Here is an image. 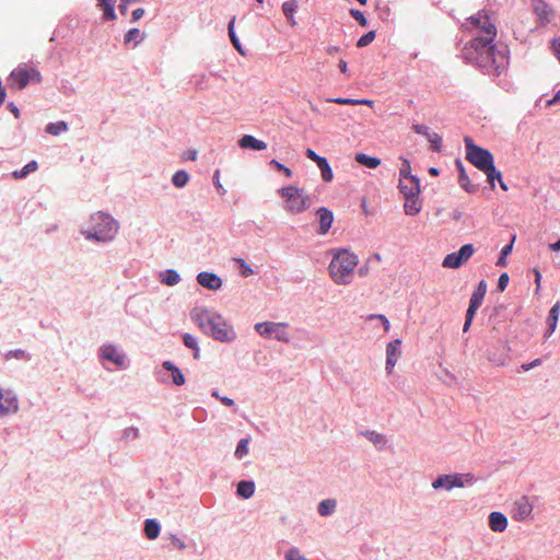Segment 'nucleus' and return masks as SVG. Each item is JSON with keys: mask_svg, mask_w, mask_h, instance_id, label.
<instances>
[{"mask_svg": "<svg viewBox=\"0 0 560 560\" xmlns=\"http://www.w3.org/2000/svg\"><path fill=\"white\" fill-rule=\"evenodd\" d=\"M467 27L476 36L463 48V57L488 74L499 75L508 66V56L493 44L497 26L491 14L479 11L467 19Z\"/></svg>", "mask_w": 560, "mask_h": 560, "instance_id": "obj_1", "label": "nucleus"}, {"mask_svg": "<svg viewBox=\"0 0 560 560\" xmlns=\"http://www.w3.org/2000/svg\"><path fill=\"white\" fill-rule=\"evenodd\" d=\"M191 319L208 336L221 342H231L236 335L233 327L229 325L222 315L214 311L196 307L190 313Z\"/></svg>", "mask_w": 560, "mask_h": 560, "instance_id": "obj_2", "label": "nucleus"}, {"mask_svg": "<svg viewBox=\"0 0 560 560\" xmlns=\"http://www.w3.org/2000/svg\"><path fill=\"white\" fill-rule=\"evenodd\" d=\"M359 258L346 248L332 249L328 272L331 280L338 285L350 284L354 277Z\"/></svg>", "mask_w": 560, "mask_h": 560, "instance_id": "obj_3", "label": "nucleus"}, {"mask_svg": "<svg viewBox=\"0 0 560 560\" xmlns=\"http://www.w3.org/2000/svg\"><path fill=\"white\" fill-rule=\"evenodd\" d=\"M118 232V223L107 213L96 212L91 215L90 226L83 234L88 240L110 242Z\"/></svg>", "mask_w": 560, "mask_h": 560, "instance_id": "obj_4", "label": "nucleus"}, {"mask_svg": "<svg viewBox=\"0 0 560 560\" xmlns=\"http://www.w3.org/2000/svg\"><path fill=\"white\" fill-rule=\"evenodd\" d=\"M279 194L285 200V210L291 213H301L311 207V198L295 186L283 187Z\"/></svg>", "mask_w": 560, "mask_h": 560, "instance_id": "obj_5", "label": "nucleus"}, {"mask_svg": "<svg viewBox=\"0 0 560 560\" xmlns=\"http://www.w3.org/2000/svg\"><path fill=\"white\" fill-rule=\"evenodd\" d=\"M31 82H42V74L36 68L26 63L18 66L8 79L9 86L15 90H23Z\"/></svg>", "mask_w": 560, "mask_h": 560, "instance_id": "obj_6", "label": "nucleus"}, {"mask_svg": "<svg viewBox=\"0 0 560 560\" xmlns=\"http://www.w3.org/2000/svg\"><path fill=\"white\" fill-rule=\"evenodd\" d=\"M466 147V159L478 170H491L493 172V156L490 151L476 145L469 137L464 139Z\"/></svg>", "mask_w": 560, "mask_h": 560, "instance_id": "obj_7", "label": "nucleus"}, {"mask_svg": "<svg viewBox=\"0 0 560 560\" xmlns=\"http://www.w3.org/2000/svg\"><path fill=\"white\" fill-rule=\"evenodd\" d=\"M472 479L474 476L471 474L442 475L433 481L432 487L434 489L444 488L450 491L453 488H463L471 483Z\"/></svg>", "mask_w": 560, "mask_h": 560, "instance_id": "obj_8", "label": "nucleus"}, {"mask_svg": "<svg viewBox=\"0 0 560 560\" xmlns=\"http://www.w3.org/2000/svg\"><path fill=\"white\" fill-rule=\"evenodd\" d=\"M285 327V323L265 322L256 324L255 330L266 338L273 336L279 341L289 342L290 339Z\"/></svg>", "mask_w": 560, "mask_h": 560, "instance_id": "obj_9", "label": "nucleus"}, {"mask_svg": "<svg viewBox=\"0 0 560 560\" xmlns=\"http://www.w3.org/2000/svg\"><path fill=\"white\" fill-rule=\"evenodd\" d=\"M486 291H487V284L482 280V281L479 282L477 289L471 294V298H470V301H469V306H468L467 312H466V318H465L464 327H463V330L465 332L469 330L470 325H471L472 319H474V316H475L477 310L480 307V305H481V303L483 301V298L486 295Z\"/></svg>", "mask_w": 560, "mask_h": 560, "instance_id": "obj_10", "label": "nucleus"}, {"mask_svg": "<svg viewBox=\"0 0 560 560\" xmlns=\"http://www.w3.org/2000/svg\"><path fill=\"white\" fill-rule=\"evenodd\" d=\"M475 253V248L472 244H465L463 245L458 252L451 253L446 255L443 259V267L445 268H452L457 269L463 264L468 261V259L472 256Z\"/></svg>", "mask_w": 560, "mask_h": 560, "instance_id": "obj_11", "label": "nucleus"}, {"mask_svg": "<svg viewBox=\"0 0 560 560\" xmlns=\"http://www.w3.org/2000/svg\"><path fill=\"white\" fill-rule=\"evenodd\" d=\"M18 409L16 396L11 390L0 388V417L14 413Z\"/></svg>", "mask_w": 560, "mask_h": 560, "instance_id": "obj_12", "label": "nucleus"}, {"mask_svg": "<svg viewBox=\"0 0 560 560\" xmlns=\"http://www.w3.org/2000/svg\"><path fill=\"white\" fill-rule=\"evenodd\" d=\"M401 355V340L395 339L390 341L386 347V371L392 373L398 359Z\"/></svg>", "mask_w": 560, "mask_h": 560, "instance_id": "obj_13", "label": "nucleus"}, {"mask_svg": "<svg viewBox=\"0 0 560 560\" xmlns=\"http://www.w3.org/2000/svg\"><path fill=\"white\" fill-rule=\"evenodd\" d=\"M532 512L533 504L529 502L528 498L523 497L514 504L513 518L515 521H525L529 517Z\"/></svg>", "mask_w": 560, "mask_h": 560, "instance_id": "obj_14", "label": "nucleus"}, {"mask_svg": "<svg viewBox=\"0 0 560 560\" xmlns=\"http://www.w3.org/2000/svg\"><path fill=\"white\" fill-rule=\"evenodd\" d=\"M399 190L404 197H412L420 195V182L417 177H407V179H399Z\"/></svg>", "mask_w": 560, "mask_h": 560, "instance_id": "obj_15", "label": "nucleus"}, {"mask_svg": "<svg viewBox=\"0 0 560 560\" xmlns=\"http://www.w3.org/2000/svg\"><path fill=\"white\" fill-rule=\"evenodd\" d=\"M102 358L112 361L117 366H124L126 357L117 350L113 345H106L102 347Z\"/></svg>", "mask_w": 560, "mask_h": 560, "instance_id": "obj_16", "label": "nucleus"}, {"mask_svg": "<svg viewBox=\"0 0 560 560\" xmlns=\"http://www.w3.org/2000/svg\"><path fill=\"white\" fill-rule=\"evenodd\" d=\"M198 283L209 290H218L222 285V280L219 276L212 272H200L197 276Z\"/></svg>", "mask_w": 560, "mask_h": 560, "instance_id": "obj_17", "label": "nucleus"}, {"mask_svg": "<svg viewBox=\"0 0 560 560\" xmlns=\"http://www.w3.org/2000/svg\"><path fill=\"white\" fill-rule=\"evenodd\" d=\"M316 214L319 221V234H326L334 222V214L325 207L319 208Z\"/></svg>", "mask_w": 560, "mask_h": 560, "instance_id": "obj_18", "label": "nucleus"}, {"mask_svg": "<svg viewBox=\"0 0 560 560\" xmlns=\"http://www.w3.org/2000/svg\"><path fill=\"white\" fill-rule=\"evenodd\" d=\"M489 527L495 533H502L508 527V518L501 512H491L489 515Z\"/></svg>", "mask_w": 560, "mask_h": 560, "instance_id": "obj_19", "label": "nucleus"}, {"mask_svg": "<svg viewBox=\"0 0 560 560\" xmlns=\"http://www.w3.org/2000/svg\"><path fill=\"white\" fill-rule=\"evenodd\" d=\"M532 5L535 14L539 18L542 24L550 21L551 9L544 0H532Z\"/></svg>", "mask_w": 560, "mask_h": 560, "instance_id": "obj_20", "label": "nucleus"}, {"mask_svg": "<svg viewBox=\"0 0 560 560\" xmlns=\"http://www.w3.org/2000/svg\"><path fill=\"white\" fill-rule=\"evenodd\" d=\"M238 145L242 149H252V150H256V151H261V150H265L267 148V143L266 142L256 139L252 135H244L238 140Z\"/></svg>", "mask_w": 560, "mask_h": 560, "instance_id": "obj_21", "label": "nucleus"}, {"mask_svg": "<svg viewBox=\"0 0 560 560\" xmlns=\"http://www.w3.org/2000/svg\"><path fill=\"white\" fill-rule=\"evenodd\" d=\"M422 201L419 198V195L405 197V213L407 215H416L421 211Z\"/></svg>", "mask_w": 560, "mask_h": 560, "instance_id": "obj_22", "label": "nucleus"}, {"mask_svg": "<svg viewBox=\"0 0 560 560\" xmlns=\"http://www.w3.org/2000/svg\"><path fill=\"white\" fill-rule=\"evenodd\" d=\"M296 9H298L296 0H290V1H285L282 3V12L291 26H295L298 24V22L294 18Z\"/></svg>", "mask_w": 560, "mask_h": 560, "instance_id": "obj_23", "label": "nucleus"}, {"mask_svg": "<svg viewBox=\"0 0 560 560\" xmlns=\"http://www.w3.org/2000/svg\"><path fill=\"white\" fill-rule=\"evenodd\" d=\"M97 7L103 11V18L106 21H113L116 19L115 14V1L114 0H97Z\"/></svg>", "mask_w": 560, "mask_h": 560, "instance_id": "obj_24", "label": "nucleus"}, {"mask_svg": "<svg viewBox=\"0 0 560 560\" xmlns=\"http://www.w3.org/2000/svg\"><path fill=\"white\" fill-rule=\"evenodd\" d=\"M456 165H457L458 172H459V174H458L459 186L468 192H474L476 190V187L470 183V180L464 170L463 164L459 161H457Z\"/></svg>", "mask_w": 560, "mask_h": 560, "instance_id": "obj_25", "label": "nucleus"}, {"mask_svg": "<svg viewBox=\"0 0 560 560\" xmlns=\"http://www.w3.org/2000/svg\"><path fill=\"white\" fill-rule=\"evenodd\" d=\"M354 160L369 168H376L381 165V160L378 158L370 156L365 153H357Z\"/></svg>", "mask_w": 560, "mask_h": 560, "instance_id": "obj_26", "label": "nucleus"}, {"mask_svg": "<svg viewBox=\"0 0 560 560\" xmlns=\"http://www.w3.org/2000/svg\"><path fill=\"white\" fill-rule=\"evenodd\" d=\"M255 485L253 481H241L237 485V494L244 499H248L254 494Z\"/></svg>", "mask_w": 560, "mask_h": 560, "instance_id": "obj_27", "label": "nucleus"}, {"mask_svg": "<svg viewBox=\"0 0 560 560\" xmlns=\"http://www.w3.org/2000/svg\"><path fill=\"white\" fill-rule=\"evenodd\" d=\"M144 533L147 538L155 539L160 534V525L154 520H147L144 524Z\"/></svg>", "mask_w": 560, "mask_h": 560, "instance_id": "obj_28", "label": "nucleus"}, {"mask_svg": "<svg viewBox=\"0 0 560 560\" xmlns=\"http://www.w3.org/2000/svg\"><path fill=\"white\" fill-rule=\"evenodd\" d=\"M559 314H560V302H557L552 307L551 310L549 311V314H548V317H547V323H548V326L550 328V331L552 332L556 327H557V323H558V318H559Z\"/></svg>", "mask_w": 560, "mask_h": 560, "instance_id": "obj_29", "label": "nucleus"}, {"mask_svg": "<svg viewBox=\"0 0 560 560\" xmlns=\"http://www.w3.org/2000/svg\"><path fill=\"white\" fill-rule=\"evenodd\" d=\"M38 167V164L36 161H31L28 162L22 170H19V171H14L12 173V176L15 178V179H20V178H23L25 177L27 174L32 173V172H35Z\"/></svg>", "mask_w": 560, "mask_h": 560, "instance_id": "obj_30", "label": "nucleus"}, {"mask_svg": "<svg viewBox=\"0 0 560 560\" xmlns=\"http://www.w3.org/2000/svg\"><path fill=\"white\" fill-rule=\"evenodd\" d=\"M336 509V501L332 499L324 500L318 505V513L322 516L330 515Z\"/></svg>", "mask_w": 560, "mask_h": 560, "instance_id": "obj_31", "label": "nucleus"}, {"mask_svg": "<svg viewBox=\"0 0 560 560\" xmlns=\"http://www.w3.org/2000/svg\"><path fill=\"white\" fill-rule=\"evenodd\" d=\"M162 282L166 285H175L179 282L180 277L175 270H166L161 278Z\"/></svg>", "mask_w": 560, "mask_h": 560, "instance_id": "obj_32", "label": "nucleus"}, {"mask_svg": "<svg viewBox=\"0 0 560 560\" xmlns=\"http://www.w3.org/2000/svg\"><path fill=\"white\" fill-rule=\"evenodd\" d=\"M68 130V125L65 121L50 122L46 126V132L58 136Z\"/></svg>", "mask_w": 560, "mask_h": 560, "instance_id": "obj_33", "label": "nucleus"}, {"mask_svg": "<svg viewBox=\"0 0 560 560\" xmlns=\"http://www.w3.org/2000/svg\"><path fill=\"white\" fill-rule=\"evenodd\" d=\"M143 39V34L139 28H131L125 34L124 43L126 45L131 42H136V44L140 43Z\"/></svg>", "mask_w": 560, "mask_h": 560, "instance_id": "obj_34", "label": "nucleus"}, {"mask_svg": "<svg viewBox=\"0 0 560 560\" xmlns=\"http://www.w3.org/2000/svg\"><path fill=\"white\" fill-rule=\"evenodd\" d=\"M188 179L189 175L187 174V172L177 171L172 177V183L174 186L182 188L188 183Z\"/></svg>", "mask_w": 560, "mask_h": 560, "instance_id": "obj_35", "label": "nucleus"}, {"mask_svg": "<svg viewBox=\"0 0 560 560\" xmlns=\"http://www.w3.org/2000/svg\"><path fill=\"white\" fill-rule=\"evenodd\" d=\"M234 23H235V18H233L230 23H229V36H230V39L234 46V48L241 52L242 55H244V51H243V48H242V45L238 40V38L236 37L235 35V32H234Z\"/></svg>", "mask_w": 560, "mask_h": 560, "instance_id": "obj_36", "label": "nucleus"}, {"mask_svg": "<svg viewBox=\"0 0 560 560\" xmlns=\"http://www.w3.org/2000/svg\"><path fill=\"white\" fill-rule=\"evenodd\" d=\"M183 341L186 347H188L195 351L194 358L198 359L199 358V348H198L196 338L189 334H185L183 337Z\"/></svg>", "mask_w": 560, "mask_h": 560, "instance_id": "obj_37", "label": "nucleus"}, {"mask_svg": "<svg viewBox=\"0 0 560 560\" xmlns=\"http://www.w3.org/2000/svg\"><path fill=\"white\" fill-rule=\"evenodd\" d=\"M364 434L370 441H372L378 447H383L386 443L384 435L375 431H366Z\"/></svg>", "mask_w": 560, "mask_h": 560, "instance_id": "obj_38", "label": "nucleus"}, {"mask_svg": "<svg viewBox=\"0 0 560 560\" xmlns=\"http://www.w3.org/2000/svg\"><path fill=\"white\" fill-rule=\"evenodd\" d=\"M428 141L431 144V149L434 152H440L442 147V138L436 132H431V135L428 137Z\"/></svg>", "mask_w": 560, "mask_h": 560, "instance_id": "obj_39", "label": "nucleus"}, {"mask_svg": "<svg viewBox=\"0 0 560 560\" xmlns=\"http://www.w3.org/2000/svg\"><path fill=\"white\" fill-rule=\"evenodd\" d=\"M248 439H242L235 450V456L237 458L244 457L248 453Z\"/></svg>", "mask_w": 560, "mask_h": 560, "instance_id": "obj_40", "label": "nucleus"}, {"mask_svg": "<svg viewBox=\"0 0 560 560\" xmlns=\"http://www.w3.org/2000/svg\"><path fill=\"white\" fill-rule=\"evenodd\" d=\"M375 39V31H370L359 38L357 47L362 48L370 45Z\"/></svg>", "mask_w": 560, "mask_h": 560, "instance_id": "obj_41", "label": "nucleus"}, {"mask_svg": "<svg viewBox=\"0 0 560 560\" xmlns=\"http://www.w3.org/2000/svg\"><path fill=\"white\" fill-rule=\"evenodd\" d=\"M400 179H407V177H413L411 173L410 162L407 159H402V166L399 171Z\"/></svg>", "mask_w": 560, "mask_h": 560, "instance_id": "obj_42", "label": "nucleus"}, {"mask_svg": "<svg viewBox=\"0 0 560 560\" xmlns=\"http://www.w3.org/2000/svg\"><path fill=\"white\" fill-rule=\"evenodd\" d=\"M350 15L361 25V26H366L368 25V20L364 16V14L357 10V9H351L350 10Z\"/></svg>", "mask_w": 560, "mask_h": 560, "instance_id": "obj_43", "label": "nucleus"}, {"mask_svg": "<svg viewBox=\"0 0 560 560\" xmlns=\"http://www.w3.org/2000/svg\"><path fill=\"white\" fill-rule=\"evenodd\" d=\"M285 560H307L299 549L291 548L285 553Z\"/></svg>", "mask_w": 560, "mask_h": 560, "instance_id": "obj_44", "label": "nucleus"}, {"mask_svg": "<svg viewBox=\"0 0 560 560\" xmlns=\"http://www.w3.org/2000/svg\"><path fill=\"white\" fill-rule=\"evenodd\" d=\"M411 129L418 133V135H422L424 137H429L431 135V131H430V128L425 125H422V124H413L411 126Z\"/></svg>", "mask_w": 560, "mask_h": 560, "instance_id": "obj_45", "label": "nucleus"}, {"mask_svg": "<svg viewBox=\"0 0 560 560\" xmlns=\"http://www.w3.org/2000/svg\"><path fill=\"white\" fill-rule=\"evenodd\" d=\"M270 165L275 166L278 171L282 172L287 177L292 176V171L282 163L278 162L277 160H271Z\"/></svg>", "mask_w": 560, "mask_h": 560, "instance_id": "obj_46", "label": "nucleus"}, {"mask_svg": "<svg viewBox=\"0 0 560 560\" xmlns=\"http://www.w3.org/2000/svg\"><path fill=\"white\" fill-rule=\"evenodd\" d=\"M172 377L173 382L178 386L185 383V376L177 366L172 371Z\"/></svg>", "mask_w": 560, "mask_h": 560, "instance_id": "obj_47", "label": "nucleus"}, {"mask_svg": "<svg viewBox=\"0 0 560 560\" xmlns=\"http://www.w3.org/2000/svg\"><path fill=\"white\" fill-rule=\"evenodd\" d=\"M482 172L486 173L487 178L491 184L493 183L494 179H498L499 182H501V173L499 171H497L494 166H493V172L488 168L482 170Z\"/></svg>", "mask_w": 560, "mask_h": 560, "instance_id": "obj_48", "label": "nucleus"}, {"mask_svg": "<svg viewBox=\"0 0 560 560\" xmlns=\"http://www.w3.org/2000/svg\"><path fill=\"white\" fill-rule=\"evenodd\" d=\"M235 261L238 262L241 265V267L243 268L242 275L244 277H248V276L253 275V269L245 262L244 259L236 258Z\"/></svg>", "mask_w": 560, "mask_h": 560, "instance_id": "obj_49", "label": "nucleus"}, {"mask_svg": "<svg viewBox=\"0 0 560 560\" xmlns=\"http://www.w3.org/2000/svg\"><path fill=\"white\" fill-rule=\"evenodd\" d=\"M508 283H509V275L504 272L499 277V281H498L499 291L503 292L505 290Z\"/></svg>", "mask_w": 560, "mask_h": 560, "instance_id": "obj_50", "label": "nucleus"}, {"mask_svg": "<svg viewBox=\"0 0 560 560\" xmlns=\"http://www.w3.org/2000/svg\"><path fill=\"white\" fill-rule=\"evenodd\" d=\"M329 102H334V103L340 104V105H357V102L353 98L337 97V98L329 100Z\"/></svg>", "mask_w": 560, "mask_h": 560, "instance_id": "obj_51", "label": "nucleus"}, {"mask_svg": "<svg viewBox=\"0 0 560 560\" xmlns=\"http://www.w3.org/2000/svg\"><path fill=\"white\" fill-rule=\"evenodd\" d=\"M320 174H322L323 180L326 182V183L331 182L332 178H334V174H332V171H331L330 166H327V168L323 170L320 172Z\"/></svg>", "mask_w": 560, "mask_h": 560, "instance_id": "obj_52", "label": "nucleus"}, {"mask_svg": "<svg viewBox=\"0 0 560 560\" xmlns=\"http://www.w3.org/2000/svg\"><path fill=\"white\" fill-rule=\"evenodd\" d=\"M212 396H213V397H215V398H218V399H220V401H221L223 405L228 406V407H231V406H233V405H234V401H233L231 398L225 397V396L221 397V396L218 394V392H213V393H212Z\"/></svg>", "mask_w": 560, "mask_h": 560, "instance_id": "obj_53", "label": "nucleus"}, {"mask_svg": "<svg viewBox=\"0 0 560 560\" xmlns=\"http://www.w3.org/2000/svg\"><path fill=\"white\" fill-rule=\"evenodd\" d=\"M540 364H541V360H540V359H535L534 361H532V362H529V363H524V364H522V369H523L524 371H528V370H530V369H533V368H535V366H538V365H540Z\"/></svg>", "mask_w": 560, "mask_h": 560, "instance_id": "obj_54", "label": "nucleus"}, {"mask_svg": "<svg viewBox=\"0 0 560 560\" xmlns=\"http://www.w3.org/2000/svg\"><path fill=\"white\" fill-rule=\"evenodd\" d=\"M305 154H306V156H307L310 160L314 161L315 163H317V162L323 158V156L317 155V154L315 153V151H314V150H312V149H307V150H306V152H305Z\"/></svg>", "mask_w": 560, "mask_h": 560, "instance_id": "obj_55", "label": "nucleus"}, {"mask_svg": "<svg viewBox=\"0 0 560 560\" xmlns=\"http://www.w3.org/2000/svg\"><path fill=\"white\" fill-rule=\"evenodd\" d=\"M144 14V10L142 8H138L132 11V22H137Z\"/></svg>", "mask_w": 560, "mask_h": 560, "instance_id": "obj_56", "label": "nucleus"}, {"mask_svg": "<svg viewBox=\"0 0 560 560\" xmlns=\"http://www.w3.org/2000/svg\"><path fill=\"white\" fill-rule=\"evenodd\" d=\"M552 49L560 61V37L552 42Z\"/></svg>", "mask_w": 560, "mask_h": 560, "instance_id": "obj_57", "label": "nucleus"}, {"mask_svg": "<svg viewBox=\"0 0 560 560\" xmlns=\"http://www.w3.org/2000/svg\"><path fill=\"white\" fill-rule=\"evenodd\" d=\"M130 2H127V0H121L120 1V4L118 5V9H119V12L122 14V15H126L127 14V10H128V5H129Z\"/></svg>", "mask_w": 560, "mask_h": 560, "instance_id": "obj_58", "label": "nucleus"}, {"mask_svg": "<svg viewBox=\"0 0 560 560\" xmlns=\"http://www.w3.org/2000/svg\"><path fill=\"white\" fill-rule=\"evenodd\" d=\"M534 273H535L536 291H538L540 289L541 273L538 269H534Z\"/></svg>", "mask_w": 560, "mask_h": 560, "instance_id": "obj_59", "label": "nucleus"}, {"mask_svg": "<svg viewBox=\"0 0 560 560\" xmlns=\"http://www.w3.org/2000/svg\"><path fill=\"white\" fill-rule=\"evenodd\" d=\"M513 242H514V238L512 240V242L509 244V245H505L502 250H501V255L502 256H508L511 252H512V248H513Z\"/></svg>", "mask_w": 560, "mask_h": 560, "instance_id": "obj_60", "label": "nucleus"}, {"mask_svg": "<svg viewBox=\"0 0 560 560\" xmlns=\"http://www.w3.org/2000/svg\"><path fill=\"white\" fill-rule=\"evenodd\" d=\"M214 185L218 188V190L222 189V185L220 183V171L219 170H217L214 173Z\"/></svg>", "mask_w": 560, "mask_h": 560, "instance_id": "obj_61", "label": "nucleus"}, {"mask_svg": "<svg viewBox=\"0 0 560 560\" xmlns=\"http://www.w3.org/2000/svg\"><path fill=\"white\" fill-rule=\"evenodd\" d=\"M316 164L319 167L320 172L323 170L327 168V166H329V164L325 158H322Z\"/></svg>", "mask_w": 560, "mask_h": 560, "instance_id": "obj_62", "label": "nucleus"}, {"mask_svg": "<svg viewBox=\"0 0 560 560\" xmlns=\"http://www.w3.org/2000/svg\"><path fill=\"white\" fill-rule=\"evenodd\" d=\"M338 67H339L340 71H341L342 73H347V71H348V65H347V61H346V60L340 59V60H339V63H338Z\"/></svg>", "mask_w": 560, "mask_h": 560, "instance_id": "obj_63", "label": "nucleus"}, {"mask_svg": "<svg viewBox=\"0 0 560 560\" xmlns=\"http://www.w3.org/2000/svg\"><path fill=\"white\" fill-rule=\"evenodd\" d=\"M549 248L553 252L560 250V238L556 242L549 245Z\"/></svg>", "mask_w": 560, "mask_h": 560, "instance_id": "obj_64", "label": "nucleus"}]
</instances>
